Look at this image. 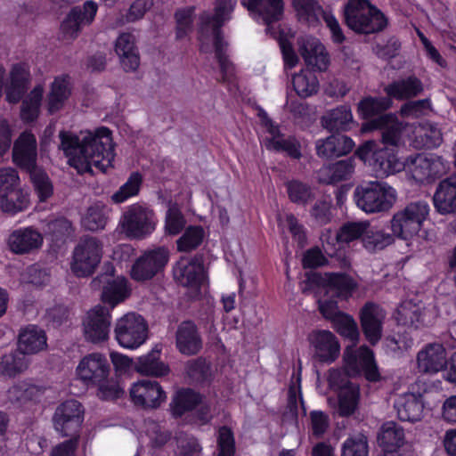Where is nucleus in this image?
Here are the masks:
<instances>
[{
  "instance_id": "obj_1",
  "label": "nucleus",
  "mask_w": 456,
  "mask_h": 456,
  "mask_svg": "<svg viewBox=\"0 0 456 456\" xmlns=\"http://www.w3.org/2000/svg\"><path fill=\"white\" fill-rule=\"evenodd\" d=\"M60 148L69 158V164L78 174H93V167L105 173L112 167L115 158L112 134L110 128L101 126L94 134H89L82 141L77 134L61 131L59 134Z\"/></svg>"
},
{
  "instance_id": "obj_2",
  "label": "nucleus",
  "mask_w": 456,
  "mask_h": 456,
  "mask_svg": "<svg viewBox=\"0 0 456 456\" xmlns=\"http://www.w3.org/2000/svg\"><path fill=\"white\" fill-rule=\"evenodd\" d=\"M236 4V0H215L214 13L205 11L199 16V38H208L211 29L215 57L219 65L222 83H231L235 78V66L226 53L228 43L224 41L223 27L232 20Z\"/></svg>"
},
{
  "instance_id": "obj_3",
  "label": "nucleus",
  "mask_w": 456,
  "mask_h": 456,
  "mask_svg": "<svg viewBox=\"0 0 456 456\" xmlns=\"http://www.w3.org/2000/svg\"><path fill=\"white\" fill-rule=\"evenodd\" d=\"M344 21L356 34H375L388 25L386 15L369 0H348L344 7Z\"/></svg>"
},
{
  "instance_id": "obj_4",
  "label": "nucleus",
  "mask_w": 456,
  "mask_h": 456,
  "mask_svg": "<svg viewBox=\"0 0 456 456\" xmlns=\"http://www.w3.org/2000/svg\"><path fill=\"white\" fill-rule=\"evenodd\" d=\"M356 206L367 214L388 211L396 200L395 190L387 183L372 181L356 186Z\"/></svg>"
},
{
  "instance_id": "obj_5",
  "label": "nucleus",
  "mask_w": 456,
  "mask_h": 456,
  "mask_svg": "<svg viewBox=\"0 0 456 456\" xmlns=\"http://www.w3.org/2000/svg\"><path fill=\"white\" fill-rule=\"evenodd\" d=\"M429 214V206L425 201L408 204L394 214L390 220L393 235L407 240L417 235Z\"/></svg>"
},
{
  "instance_id": "obj_6",
  "label": "nucleus",
  "mask_w": 456,
  "mask_h": 456,
  "mask_svg": "<svg viewBox=\"0 0 456 456\" xmlns=\"http://www.w3.org/2000/svg\"><path fill=\"white\" fill-rule=\"evenodd\" d=\"M148 323L139 314L131 312L116 322L114 337L118 344L126 349H136L148 338Z\"/></svg>"
},
{
  "instance_id": "obj_7",
  "label": "nucleus",
  "mask_w": 456,
  "mask_h": 456,
  "mask_svg": "<svg viewBox=\"0 0 456 456\" xmlns=\"http://www.w3.org/2000/svg\"><path fill=\"white\" fill-rule=\"evenodd\" d=\"M102 242L96 237L83 236L73 251L71 269L77 277L92 275L101 263Z\"/></svg>"
},
{
  "instance_id": "obj_8",
  "label": "nucleus",
  "mask_w": 456,
  "mask_h": 456,
  "mask_svg": "<svg viewBox=\"0 0 456 456\" xmlns=\"http://www.w3.org/2000/svg\"><path fill=\"white\" fill-rule=\"evenodd\" d=\"M204 263L203 253H197L191 257H180L173 267L174 279L183 287L200 294L202 286L208 281Z\"/></svg>"
},
{
  "instance_id": "obj_9",
  "label": "nucleus",
  "mask_w": 456,
  "mask_h": 456,
  "mask_svg": "<svg viewBox=\"0 0 456 456\" xmlns=\"http://www.w3.org/2000/svg\"><path fill=\"white\" fill-rule=\"evenodd\" d=\"M19 175L12 167L0 168V208L12 216L28 208V199L18 189Z\"/></svg>"
},
{
  "instance_id": "obj_10",
  "label": "nucleus",
  "mask_w": 456,
  "mask_h": 456,
  "mask_svg": "<svg viewBox=\"0 0 456 456\" xmlns=\"http://www.w3.org/2000/svg\"><path fill=\"white\" fill-rule=\"evenodd\" d=\"M169 261V250L164 246L145 250L134 262L130 276L135 281H146L163 273Z\"/></svg>"
},
{
  "instance_id": "obj_11",
  "label": "nucleus",
  "mask_w": 456,
  "mask_h": 456,
  "mask_svg": "<svg viewBox=\"0 0 456 456\" xmlns=\"http://www.w3.org/2000/svg\"><path fill=\"white\" fill-rule=\"evenodd\" d=\"M121 225L128 237L144 239L155 231L154 212L147 207L133 204L124 212Z\"/></svg>"
},
{
  "instance_id": "obj_12",
  "label": "nucleus",
  "mask_w": 456,
  "mask_h": 456,
  "mask_svg": "<svg viewBox=\"0 0 456 456\" xmlns=\"http://www.w3.org/2000/svg\"><path fill=\"white\" fill-rule=\"evenodd\" d=\"M84 413V406L75 399L61 403L53 416L55 431L61 436L80 435Z\"/></svg>"
},
{
  "instance_id": "obj_13",
  "label": "nucleus",
  "mask_w": 456,
  "mask_h": 456,
  "mask_svg": "<svg viewBox=\"0 0 456 456\" xmlns=\"http://www.w3.org/2000/svg\"><path fill=\"white\" fill-rule=\"evenodd\" d=\"M98 4L93 0H86L81 5H75L61 22V31L65 37L76 39L85 27L90 26L95 20Z\"/></svg>"
},
{
  "instance_id": "obj_14",
  "label": "nucleus",
  "mask_w": 456,
  "mask_h": 456,
  "mask_svg": "<svg viewBox=\"0 0 456 456\" xmlns=\"http://www.w3.org/2000/svg\"><path fill=\"white\" fill-rule=\"evenodd\" d=\"M110 363L104 354L94 352L85 355L77 367V375L86 386L104 381L110 374Z\"/></svg>"
},
{
  "instance_id": "obj_15",
  "label": "nucleus",
  "mask_w": 456,
  "mask_h": 456,
  "mask_svg": "<svg viewBox=\"0 0 456 456\" xmlns=\"http://www.w3.org/2000/svg\"><path fill=\"white\" fill-rule=\"evenodd\" d=\"M129 395L134 405L143 409H156L166 400L167 395L156 380L142 379L134 383Z\"/></svg>"
},
{
  "instance_id": "obj_16",
  "label": "nucleus",
  "mask_w": 456,
  "mask_h": 456,
  "mask_svg": "<svg viewBox=\"0 0 456 456\" xmlns=\"http://www.w3.org/2000/svg\"><path fill=\"white\" fill-rule=\"evenodd\" d=\"M111 315L105 306L98 305L90 310L84 322V334L87 341L97 344L109 338Z\"/></svg>"
},
{
  "instance_id": "obj_17",
  "label": "nucleus",
  "mask_w": 456,
  "mask_h": 456,
  "mask_svg": "<svg viewBox=\"0 0 456 456\" xmlns=\"http://www.w3.org/2000/svg\"><path fill=\"white\" fill-rule=\"evenodd\" d=\"M408 168L412 179L420 184L431 183L445 172L441 158H428L419 153L411 159Z\"/></svg>"
},
{
  "instance_id": "obj_18",
  "label": "nucleus",
  "mask_w": 456,
  "mask_h": 456,
  "mask_svg": "<svg viewBox=\"0 0 456 456\" xmlns=\"http://www.w3.org/2000/svg\"><path fill=\"white\" fill-rule=\"evenodd\" d=\"M37 143L35 134L28 130L20 133L12 147V161L26 171L37 167Z\"/></svg>"
},
{
  "instance_id": "obj_19",
  "label": "nucleus",
  "mask_w": 456,
  "mask_h": 456,
  "mask_svg": "<svg viewBox=\"0 0 456 456\" xmlns=\"http://www.w3.org/2000/svg\"><path fill=\"white\" fill-rule=\"evenodd\" d=\"M386 312L378 304L367 302L360 311L362 332L370 345L377 344L382 336L383 321Z\"/></svg>"
},
{
  "instance_id": "obj_20",
  "label": "nucleus",
  "mask_w": 456,
  "mask_h": 456,
  "mask_svg": "<svg viewBox=\"0 0 456 456\" xmlns=\"http://www.w3.org/2000/svg\"><path fill=\"white\" fill-rule=\"evenodd\" d=\"M381 130V142L384 147L396 150L402 135V129L394 114H386L362 125L364 133Z\"/></svg>"
},
{
  "instance_id": "obj_21",
  "label": "nucleus",
  "mask_w": 456,
  "mask_h": 456,
  "mask_svg": "<svg viewBox=\"0 0 456 456\" xmlns=\"http://www.w3.org/2000/svg\"><path fill=\"white\" fill-rule=\"evenodd\" d=\"M314 348V358L322 363L334 362L340 353V345L337 337L330 330H320L313 332L309 338Z\"/></svg>"
},
{
  "instance_id": "obj_22",
  "label": "nucleus",
  "mask_w": 456,
  "mask_h": 456,
  "mask_svg": "<svg viewBox=\"0 0 456 456\" xmlns=\"http://www.w3.org/2000/svg\"><path fill=\"white\" fill-rule=\"evenodd\" d=\"M354 146L351 137L339 133H331L326 138L316 141L315 151L319 158L330 159L349 154Z\"/></svg>"
},
{
  "instance_id": "obj_23",
  "label": "nucleus",
  "mask_w": 456,
  "mask_h": 456,
  "mask_svg": "<svg viewBox=\"0 0 456 456\" xmlns=\"http://www.w3.org/2000/svg\"><path fill=\"white\" fill-rule=\"evenodd\" d=\"M418 369L423 373H437L447 366V353L440 343L425 346L417 354Z\"/></svg>"
},
{
  "instance_id": "obj_24",
  "label": "nucleus",
  "mask_w": 456,
  "mask_h": 456,
  "mask_svg": "<svg viewBox=\"0 0 456 456\" xmlns=\"http://www.w3.org/2000/svg\"><path fill=\"white\" fill-rule=\"evenodd\" d=\"M240 2L250 14L267 26L282 19L283 0H241Z\"/></svg>"
},
{
  "instance_id": "obj_25",
  "label": "nucleus",
  "mask_w": 456,
  "mask_h": 456,
  "mask_svg": "<svg viewBox=\"0 0 456 456\" xmlns=\"http://www.w3.org/2000/svg\"><path fill=\"white\" fill-rule=\"evenodd\" d=\"M322 126L330 133L342 134L350 131L354 126L351 107L341 104L326 110L321 117Z\"/></svg>"
},
{
  "instance_id": "obj_26",
  "label": "nucleus",
  "mask_w": 456,
  "mask_h": 456,
  "mask_svg": "<svg viewBox=\"0 0 456 456\" xmlns=\"http://www.w3.org/2000/svg\"><path fill=\"white\" fill-rule=\"evenodd\" d=\"M177 350L184 355H195L202 349V338L192 321L182 322L175 333Z\"/></svg>"
},
{
  "instance_id": "obj_27",
  "label": "nucleus",
  "mask_w": 456,
  "mask_h": 456,
  "mask_svg": "<svg viewBox=\"0 0 456 456\" xmlns=\"http://www.w3.org/2000/svg\"><path fill=\"white\" fill-rule=\"evenodd\" d=\"M42 244V234L33 227L17 229L8 238L10 250L18 255L29 253L39 248Z\"/></svg>"
},
{
  "instance_id": "obj_28",
  "label": "nucleus",
  "mask_w": 456,
  "mask_h": 456,
  "mask_svg": "<svg viewBox=\"0 0 456 456\" xmlns=\"http://www.w3.org/2000/svg\"><path fill=\"white\" fill-rule=\"evenodd\" d=\"M433 203L441 215L456 212V174L439 182L433 196Z\"/></svg>"
},
{
  "instance_id": "obj_29",
  "label": "nucleus",
  "mask_w": 456,
  "mask_h": 456,
  "mask_svg": "<svg viewBox=\"0 0 456 456\" xmlns=\"http://www.w3.org/2000/svg\"><path fill=\"white\" fill-rule=\"evenodd\" d=\"M401 421L416 422L421 419L424 410L421 394L405 393L397 396L394 403Z\"/></svg>"
},
{
  "instance_id": "obj_30",
  "label": "nucleus",
  "mask_w": 456,
  "mask_h": 456,
  "mask_svg": "<svg viewBox=\"0 0 456 456\" xmlns=\"http://www.w3.org/2000/svg\"><path fill=\"white\" fill-rule=\"evenodd\" d=\"M162 346L156 345L150 352L139 356L134 363V370L145 376L165 377L170 372L168 364L160 360Z\"/></svg>"
},
{
  "instance_id": "obj_31",
  "label": "nucleus",
  "mask_w": 456,
  "mask_h": 456,
  "mask_svg": "<svg viewBox=\"0 0 456 456\" xmlns=\"http://www.w3.org/2000/svg\"><path fill=\"white\" fill-rule=\"evenodd\" d=\"M373 154L370 167L376 177H387L400 172L403 168V164L397 156V150L394 148L379 147Z\"/></svg>"
},
{
  "instance_id": "obj_32",
  "label": "nucleus",
  "mask_w": 456,
  "mask_h": 456,
  "mask_svg": "<svg viewBox=\"0 0 456 456\" xmlns=\"http://www.w3.org/2000/svg\"><path fill=\"white\" fill-rule=\"evenodd\" d=\"M47 346L45 331L35 324H28L20 329L18 336V350L24 355L34 354Z\"/></svg>"
},
{
  "instance_id": "obj_33",
  "label": "nucleus",
  "mask_w": 456,
  "mask_h": 456,
  "mask_svg": "<svg viewBox=\"0 0 456 456\" xmlns=\"http://www.w3.org/2000/svg\"><path fill=\"white\" fill-rule=\"evenodd\" d=\"M29 72L21 63L12 65L10 82L5 88V100L11 104L20 102L28 89Z\"/></svg>"
},
{
  "instance_id": "obj_34",
  "label": "nucleus",
  "mask_w": 456,
  "mask_h": 456,
  "mask_svg": "<svg viewBox=\"0 0 456 456\" xmlns=\"http://www.w3.org/2000/svg\"><path fill=\"white\" fill-rule=\"evenodd\" d=\"M115 51L119 56L125 71H134L140 65V56L135 45L134 36L131 33H122L116 40Z\"/></svg>"
},
{
  "instance_id": "obj_35",
  "label": "nucleus",
  "mask_w": 456,
  "mask_h": 456,
  "mask_svg": "<svg viewBox=\"0 0 456 456\" xmlns=\"http://www.w3.org/2000/svg\"><path fill=\"white\" fill-rule=\"evenodd\" d=\"M71 95L69 76L63 74L54 77L47 94V110L54 114L61 110Z\"/></svg>"
},
{
  "instance_id": "obj_36",
  "label": "nucleus",
  "mask_w": 456,
  "mask_h": 456,
  "mask_svg": "<svg viewBox=\"0 0 456 456\" xmlns=\"http://www.w3.org/2000/svg\"><path fill=\"white\" fill-rule=\"evenodd\" d=\"M354 170L352 158L341 159L322 167L318 171V180L324 184H337L350 178Z\"/></svg>"
},
{
  "instance_id": "obj_37",
  "label": "nucleus",
  "mask_w": 456,
  "mask_h": 456,
  "mask_svg": "<svg viewBox=\"0 0 456 456\" xmlns=\"http://www.w3.org/2000/svg\"><path fill=\"white\" fill-rule=\"evenodd\" d=\"M384 91L391 101H402L419 95L423 91V84L417 77L409 76L388 84Z\"/></svg>"
},
{
  "instance_id": "obj_38",
  "label": "nucleus",
  "mask_w": 456,
  "mask_h": 456,
  "mask_svg": "<svg viewBox=\"0 0 456 456\" xmlns=\"http://www.w3.org/2000/svg\"><path fill=\"white\" fill-rule=\"evenodd\" d=\"M393 102L388 96H365L360 100L357 104V113L359 117L369 122L379 118L392 107Z\"/></svg>"
},
{
  "instance_id": "obj_39",
  "label": "nucleus",
  "mask_w": 456,
  "mask_h": 456,
  "mask_svg": "<svg viewBox=\"0 0 456 456\" xmlns=\"http://www.w3.org/2000/svg\"><path fill=\"white\" fill-rule=\"evenodd\" d=\"M202 401L201 395L192 388H181L173 397L170 403L171 412L175 418H180L184 413L193 411Z\"/></svg>"
},
{
  "instance_id": "obj_40",
  "label": "nucleus",
  "mask_w": 456,
  "mask_h": 456,
  "mask_svg": "<svg viewBox=\"0 0 456 456\" xmlns=\"http://www.w3.org/2000/svg\"><path fill=\"white\" fill-rule=\"evenodd\" d=\"M300 54L305 64L314 70L325 71L330 65V56L323 45L316 42L309 45L300 47Z\"/></svg>"
},
{
  "instance_id": "obj_41",
  "label": "nucleus",
  "mask_w": 456,
  "mask_h": 456,
  "mask_svg": "<svg viewBox=\"0 0 456 456\" xmlns=\"http://www.w3.org/2000/svg\"><path fill=\"white\" fill-rule=\"evenodd\" d=\"M45 392V387H44L20 382L10 388L9 397L20 405L28 403H37L41 401Z\"/></svg>"
},
{
  "instance_id": "obj_42",
  "label": "nucleus",
  "mask_w": 456,
  "mask_h": 456,
  "mask_svg": "<svg viewBox=\"0 0 456 456\" xmlns=\"http://www.w3.org/2000/svg\"><path fill=\"white\" fill-rule=\"evenodd\" d=\"M130 289L125 278L109 281L102 288L101 299L102 303L114 308L130 296Z\"/></svg>"
},
{
  "instance_id": "obj_43",
  "label": "nucleus",
  "mask_w": 456,
  "mask_h": 456,
  "mask_svg": "<svg viewBox=\"0 0 456 456\" xmlns=\"http://www.w3.org/2000/svg\"><path fill=\"white\" fill-rule=\"evenodd\" d=\"M378 440L386 452H395L404 444V431L395 422H388L382 427Z\"/></svg>"
},
{
  "instance_id": "obj_44",
  "label": "nucleus",
  "mask_w": 456,
  "mask_h": 456,
  "mask_svg": "<svg viewBox=\"0 0 456 456\" xmlns=\"http://www.w3.org/2000/svg\"><path fill=\"white\" fill-rule=\"evenodd\" d=\"M357 288V283L349 274L345 273H330L327 292L340 299L352 297Z\"/></svg>"
},
{
  "instance_id": "obj_45",
  "label": "nucleus",
  "mask_w": 456,
  "mask_h": 456,
  "mask_svg": "<svg viewBox=\"0 0 456 456\" xmlns=\"http://www.w3.org/2000/svg\"><path fill=\"white\" fill-rule=\"evenodd\" d=\"M43 99V88L40 86L34 87L21 102L20 118L25 124L35 122L40 114Z\"/></svg>"
},
{
  "instance_id": "obj_46",
  "label": "nucleus",
  "mask_w": 456,
  "mask_h": 456,
  "mask_svg": "<svg viewBox=\"0 0 456 456\" xmlns=\"http://www.w3.org/2000/svg\"><path fill=\"white\" fill-rule=\"evenodd\" d=\"M285 187L289 200L294 204L305 207L315 198L314 188L309 183L298 179L286 182Z\"/></svg>"
},
{
  "instance_id": "obj_47",
  "label": "nucleus",
  "mask_w": 456,
  "mask_h": 456,
  "mask_svg": "<svg viewBox=\"0 0 456 456\" xmlns=\"http://www.w3.org/2000/svg\"><path fill=\"white\" fill-rule=\"evenodd\" d=\"M72 223L65 217H59L47 224V234L53 245L61 248L73 236Z\"/></svg>"
},
{
  "instance_id": "obj_48",
  "label": "nucleus",
  "mask_w": 456,
  "mask_h": 456,
  "mask_svg": "<svg viewBox=\"0 0 456 456\" xmlns=\"http://www.w3.org/2000/svg\"><path fill=\"white\" fill-rule=\"evenodd\" d=\"M360 387H347L338 393V413L340 417L352 416L358 408Z\"/></svg>"
},
{
  "instance_id": "obj_49",
  "label": "nucleus",
  "mask_w": 456,
  "mask_h": 456,
  "mask_svg": "<svg viewBox=\"0 0 456 456\" xmlns=\"http://www.w3.org/2000/svg\"><path fill=\"white\" fill-rule=\"evenodd\" d=\"M205 231L200 225H189L176 240V249L181 253L196 250L203 242Z\"/></svg>"
},
{
  "instance_id": "obj_50",
  "label": "nucleus",
  "mask_w": 456,
  "mask_h": 456,
  "mask_svg": "<svg viewBox=\"0 0 456 456\" xmlns=\"http://www.w3.org/2000/svg\"><path fill=\"white\" fill-rule=\"evenodd\" d=\"M265 146L268 151L284 152L294 159H299L302 157L301 144L294 136L285 138L283 135L280 139L266 138Z\"/></svg>"
},
{
  "instance_id": "obj_51",
  "label": "nucleus",
  "mask_w": 456,
  "mask_h": 456,
  "mask_svg": "<svg viewBox=\"0 0 456 456\" xmlns=\"http://www.w3.org/2000/svg\"><path fill=\"white\" fill-rule=\"evenodd\" d=\"M28 367L25 355L18 351L4 354L0 360V375L15 377Z\"/></svg>"
},
{
  "instance_id": "obj_52",
  "label": "nucleus",
  "mask_w": 456,
  "mask_h": 456,
  "mask_svg": "<svg viewBox=\"0 0 456 456\" xmlns=\"http://www.w3.org/2000/svg\"><path fill=\"white\" fill-rule=\"evenodd\" d=\"M292 85L295 92L301 98H307L318 92L319 81L312 72H301L292 77Z\"/></svg>"
},
{
  "instance_id": "obj_53",
  "label": "nucleus",
  "mask_w": 456,
  "mask_h": 456,
  "mask_svg": "<svg viewBox=\"0 0 456 456\" xmlns=\"http://www.w3.org/2000/svg\"><path fill=\"white\" fill-rule=\"evenodd\" d=\"M394 235L380 230H374L369 224L367 232L362 237L363 247L370 252L381 250L391 245L394 241Z\"/></svg>"
},
{
  "instance_id": "obj_54",
  "label": "nucleus",
  "mask_w": 456,
  "mask_h": 456,
  "mask_svg": "<svg viewBox=\"0 0 456 456\" xmlns=\"http://www.w3.org/2000/svg\"><path fill=\"white\" fill-rule=\"evenodd\" d=\"M333 329L342 337L356 342L359 338V330L354 318L344 312L338 314L331 322Z\"/></svg>"
},
{
  "instance_id": "obj_55",
  "label": "nucleus",
  "mask_w": 456,
  "mask_h": 456,
  "mask_svg": "<svg viewBox=\"0 0 456 456\" xmlns=\"http://www.w3.org/2000/svg\"><path fill=\"white\" fill-rule=\"evenodd\" d=\"M369 226L368 221L346 222L338 231L336 239L338 243H349L362 239Z\"/></svg>"
},
{
  "instance_id": "obj_56",
  "label": "nucleus",
  "mask_w": 456,
  "mask_h": 456,
  "mask_svg": "<svg viewBox=\"0 0 456 456\" xmlns=\"http://www.w3.org/2000/svg\"><path fill=\"white\" fill-rule=\"evenodd\" d=\"M187 376L197 383L204 384L211 379L210 364L203 357H198L187 362L185 365Z\"/></svg>"
},
{
  "instance_id": "obj_57",
  "label": "nucleus",
  "mask_w": 456,
  "mask_h": 456,
  "mask_svg": "<svg viewBox=\"0 0 456 456\" xmlns=\"http://www.w3.org/2000/svg\"><path fill=\"white\" fill-rule=\"evenodd\" d=\"M34 190L39 199V201H46L53 193V186L48 175L37 167L28 171Z\"/></svg>"
},
{
  "instance_id": "obj_58",
  "label": "nucleus",
  "mask_w": 456,
  "mask_h": 456,
  "mask_svg": "<svg viewBox=\"0 0 456 456\" xmlns=\"http://www.w3.org/2000/svg\"><path fill=\"white\" fill-rule=\"evenodd\" d=\"M142 183V176L139 172L130 175L126 182L112 195L111 199L115 203H122L129 198L139 193Z\"/></svg>"
},
{
  "instance_id": "obj_59",
  "label": "nucleus",
  "mask_w": 456,
  "mask_h": 456,
  "mask_svg": "<svg viewBox=\"0 0 456 456\" xmlns=\"http://www.w3.org/2000/svg\"><path fill=\"white\" fill-rule=\"evenodd\" d=\"M217 456H235L236 442L233 431L228 426H221L216 437Z\"/></svg>"
},
{
  "instance_id": "obj_60",
  "label": "nucleus",
  "mask_w": 456,
  "mask_h": 456,
  "mask_svg": "<svg viewBox=\"0 0 456 456\" xmlns=\"http://www.w3.org/2000/svg\"><path fill=\"white\" fill-rule=\"evenodd\" d=\"M415 142L417 146L425 149H435L443 142V135L441 131L434 125H428L423 127L419 134L416 136Z\"/></svg>"
},
{
  "instance_id": "obj_61",
  "label": "nucleus",
  "mask_w": 456,
  "mask_h": 456,
  "mask_svg": "<svg viewBox=\"0 0 456 456\" xmlns=\"http://www.w3.org/2000/svg\"><path fill=\"white\" fill-rule=\"evenodd\" d=\"M361 373L369 382H378L381 376L371 349L363 350L362 353Z\"/></svg>"
},
{
  "instance_id": "obj_62",
  "label": "nucleus",
  "mask_w": 456,
  "mask_h": 456,
  "mask_svg": "<svg viewBox=\"0 0 456 456\" xmlns=\"http://www.w3.org/2000/svg\"><path fill=\"white\" fill-rule=\"evenodd\" d=\"M370 349L368 346H361L358 350L354 346H348L343 353V362L345 368L353 376H359L361 373L362 353L363 350Z\"/></svg>"
},
{
  "instance_id": "obj_63",
  "label": "nucleus",
  "mask_w": 456,
  "mask_h": 456,
  "mask_svg": "<svg viewBox=\"0 0 456 456\" xmlns=\"http://www.w3.org/2000/svg\"><path fill=\"white\" fill-rule=\"evenodd\" d=\"M185 223L184 216L178 208L171 207L167 210L165 230L167 234H179L183 230Z\"/></svg>"
},
{
  "instance_id": "obj_64",
  "label": "nucleus",
  "mask_w": 456,
  "mask_h": 456,
  "mask_svg": "<svg viewBox=\"0 0 456 456\" xmlns=\"http://www.w3.org/2000/svg\"><path fill=\"white\" fill-rule=\"evenodd\" d=\"M369 446L365 439L349 437L342 445L341 456H368Z\"/></svg>"
}]
</instances>
